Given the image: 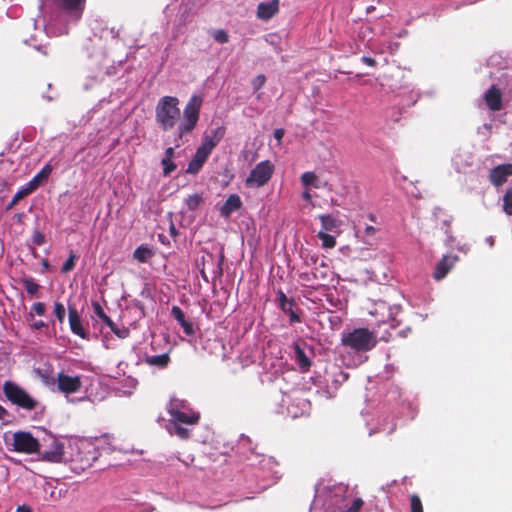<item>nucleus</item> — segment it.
<instances>
[{"mask_svg": "<svg viewBox=\"0 0 512 512\" xmlns=\"http://www.w3.org/2000/svg\"><path fill=\"white\" fill-rule=\"evenodd\" d=\"M202 98L193 95L185 105L183 112L179 107L180 101L175 96L161 97L155 106V122L164 132L174 131L172 143L180 147L187 142L186 136L196 128L202 106Z\"/></svg>", "mask_w": 512, "mask_h": 512, "instance_id": "nucleus-1", "label": "nucleus"}, {"mask_svg": "<svg viewBox=\"0 0 512 512\" xmlns=\"http://www.w3.org/2000/svg\"><path fill=\"white\" fill-rule=\"evenodd\" d=\"M364 507L365 502L355 488L323 480L315 486L310 512H362Z\"/></svg>", "mask_w": 512, "mask_h": 512, "instance_id": "nucleus-2", "label": "nucleus"}, {"mask_svg": "<svg viewBox=\"0 0 512 512\" xmlns=\"http://www.w3.org/2000/svg\"><path fill=\"white\" fill-rule=\"evenodd\" d=\"M57 389L65 395L71 403H77L84 400L91 402L104 399L103 392H99L100 382L97 378L88 376H71L64 372H59L56 377Z\"/></svg>", "mask_w": 512, "mask_h": 512, "instance_id": "nucleus-3", "label": "nucleus"}, {"mask_svg": "<svg viewBox=\"0 0 512 512\" xmlns=\"http://www.w3.org/2000/svg\"><path fill=\"white\" fill-rule=\"evenodd\" d=\"M171 417L166 424L167 432L185 440L190 437V427L198 423L200 414L194 411L186 400L172 398L168 405Z\"/></svg>", "mask_w": 512, "mask_h": 512, "instance_id": "nucleus-4", "label": "nucleus"}, {"mask_svg": "<svg viewBox=\"0 0 512 512\" xmlns=\"http://www.w3.org/2000/svg\"><path fill=\"white\" fill-rule=\"evenodd\" d=\"M341 341L344 347L356 353L352 359L344 357L343 363L348 367H357L366 361L367 357L364 353L376 346L377 337L367 328H356L350 332L343 333Z\"/></svg>", "mask_w": 512, "mask_h": 512, "instance_id": "nucleus-5", "label": "nucleus"}, {"mask_svg": "<svg viewBox=\"0 0 512 512\" xmlns=\"http://www.w3.org/2000/svg\"><path fill=\"white\" fill-rule=\"evenodd\" d=\"M248 437L242 436L237 444V452L243 457L246 465L252 469L253 475L262 481L273 479L276 462L272 457L257 453L251 447Z\"/></svg>", "mask_w": 512, "mask_h": 512, "instance_id": "nucleus-6", "label": "nucleus"}, {"mask_svg": "<svg viewBox=\"0 0 512 512\" xmlns=\"http://www.w3.org/2000/svg\"><path fill=\"white\" fill-rule=\"evenodd\" d=\"M310 406V401L304 397V393L299 389H293L282 394L275 411L283 416L298 418L308 414Z\"/></svg>", "mask_w": 512, "mask_h": 512, "instance_id": "nucleus-7", "label": "nucleus"}, {"mask_svg": "<svg viewBox=\"0 0 512 512\" xmlns=\"http://www.w3.org/2000/svg\"><path fill=\"white\" fill-rule=\"evenodd\" d=\"M66 450H68V453H65L63 462H72L75 468L82 470L92 466L98 457L94 444L88 441L69 442Z\"/></svg>", "mask_w": 512, "mask_h": 512, "instance_id": "nucleus-8", "label": "nucleus"}, {"mask_svg": "<svg viewBox=\"0 0 512 512\" xmlns=\"http://www.w3.org/2000/svg\"><path fill=\"white\" fill-rule=\"evenodd\" d=\"M3 393L7 400L19 409L35 411L36 413H42L45 409L39 400L34 398L25 389L13 381L7 380L4 382Z\"/></svg>", "mask_w": 512, "mask_h": 512, "instance_id": "nucleus-9", "label": "nucleus"}, {"mask_svg": "<svg viewBox=\"0 0 512 512\" xmlns=\"http://www.w3.org/2000/svg\"><path fill=\"white\" fill-rule=\"evenodd\" d=\"M66 447L63 440L51 433L43 432L39 439L38 454L45 461L60 463L65 460V453H68Z\"/></svg>", "mask_w": 512, "mask_h": 512, "instance_id": "nucleus-10", "label": "nucleus"}, {"mask_svg": "<svg viewBox=\"0 0 512 512\" xmlns=\"http://www.w3.org/2000/svg\"><path fill=\"white\" fill-rule=\"evenodd\" d=\"M274 165L269 160H264L256 164L246 178L245 184L249 188H259L264 186L271 179L274 172Z\"/></svg>", "mask_w": 512, "mask_h": 512, "instance_id": "nucleus-11", "label": "nucleus"}, {"mask_svg": "<svg viewBox=\"0 0 512 512\" xmlns=\"http://www.w3.org/2000/svg\"><path fill=\"white\" fill-rule=\"evenodd\" d=\"M86 0H40V10L44 14L48 6H54L71 14L75 20L82 16Z\"/></svg>", "mask_w": 512, "mask_h": 512, "instance_id": "nucleus-12", "label": "nucleus"}, {"mask_svg": "<svg viewBox=\"0 0 512 512\" xmlns=\"http://www.w3.org/2000/svg\"><path fill=\"white\" fill-rule=\"evenodd\" d=\"M292 359L298 366L299 370L301 372H307L309 371L311 364H312V358L314 356V351L310 345H308L306 342H295L292 345Z\"/></svg>", "mask_w": 512, "mask_h": 512, "instance_id": "nucleus-13", "label": "nucleus"}, {"mask_svg": "<svg viewBox=\"0 0 512 512\" xmlns=\"http://www.w3.org/2000/svg\"><path fill=\"white\" fill-rule=\"evenodd\" d=\"M39 439L30 432L18 431L13 434L12 446L17 452L38 453Z\"/></svg>", "mask_w": 512, "mask_h": 512, "instance_id": "nucleus-14", "label": "nucleus"}, {"mask_svg": "<svg viewBox=\"0 0 512 512\" xmlns=\"http://www.w3.org/2000/svg\"><path fill=\"white\" fill-rule=\"evenodd\" d=\"M348 379V374L343 372L342 370L335 368V371L332 373H327L325 378L326 387L321 388L317 391L320 397L325 399H331L335 396L336 391L343 382Z\"/></svg>", "mask_w": 512, "mask_h": 512, "instance_id": "nucleus-15", "label": "nucleus"}, {"mask_svg": "<svg viewBox=\"0 0 512 512\" xmlns=\"http://www.w3.org/2000/svg\"><path fill=\"white\" fill-rule=\"evenodd\" d=\"M401 400V391L398 387H392L385 395V402L388 404L397 403L400 406V412L404 417L413 419L417 414V407L408 400Z\"/></svg>", "mask_w": 512, "mask_h": 512, "instance_id": "nucleus-16", "label": "nucleus"}, {"mask_svg": "<svg viewBox=\"0 0 512 512\" xmlns=\"http://www.w3.org/2000/svg\"><path fill=\"white\" fill-rule=\"evenodd\" d=\"M400 310L401 307L399 305L389 306L386 302L379 301L375 303V308L370 313L377 317L378 323H391V327H395L394 322Z\"/></svg>", "mask_w": 512, "mask_h": 512, "instance_id": "nucleus-17", "label": "nucleus"}, {"mask_svg": "<svg viewBox=\"0 0 512 512\" xmlns=\"http://www.w3.org/2000/svg\"><path fill=\"white\" fill-rule=\"evenodd\" d=\"M225 131V127L223 126H217L216 128L207 130L202 137V142L200 145L210 151H213V149L223 139Z\"/></svg>", "mask_w": 512, "mask_h": 512, "instance_id": "nucleus-18", "label": "nucleus"}, {"mask_svg": "<svg viewBox=\"0 0 512 512\" xmlns=\"http://www.w3.org/2000/svg\"><path fill=\"white\" fill-rule=\"evenodd\" d=\"M458 261V256L454 255H444L440 261L435 266V270L433 272V278L436 281H440L446 277L449 271L454 267L455 263Z\"/></svg>", "mask_w": 512, "mask_h": 512, "instance_id": "nucleus-19", "label": "nucleus"}, {"mask_svg": "<svg viewBox=\"0 0 512 512\" xmlns=\"http://www.w3.org/2000/svg\"><path fill=\"white\" fill-rule=\"evenodd\" d=\"M68 320L73 334L81 337L82 339H88V333L82 325L81 317L75 306L68 307Z\"/></svg>", "mask_w": 512, "mask_h": 512, "instance_id": "nucleus-20", "label": "nucleus"}, {"mask_svg": "<svg viewBox=\"0 0 512 512\" xmlns=\"http://www.w3.org/2000/svg\"><path fill=\"white\" fill-rule=\"evenodd\" d=\"M279 12V0L260 2L257 6L256 16L262 21H268Z\"/></svg>", "mask_w": 512, "mask_h": 512, "instance_id": "nucleus-21", "label": "nucleus"}, {"mask_svg": "<svg viewBox=\"0 0 512 512\" xmlns=\"http://www.w3.org/2000/svg\"><path fill=\"white\" fill-rule=\"evenodd\" d=\"M512 176V164H502L494 167L490 171V180L495 186H500Z\"/></svg>", "mask_w": 512, "mask_h": 512, "instance_id": "nucleus-22", "label": "nucleus"}, {"mask_svg": "<svg viewBox=\"0 0 512 512\" xmlns=\"http://www.w3.org/2000/svg\"><path fill=\"white\" fill-rule=\"evenodd\" d=\"M483 97L490 110L499 111L502 108V93L495 85H492Z\"/></svg>", "mask_w": 512, "mask_h": 512, "instance_id": "nucleus-23", "label": "nucleus"}, {"mask_svg": "<svg viewBox=\"0 0 512 512\" xmlns=\"http://www.w3.org/2000/svg\"><path fill=\"white\" fill-rule=\"evenodd\" d=\"M242 206V201L237 194H231L228 196L224 204L220 208L221 216L228 218L230 215L239 210Z\"/></svg>", "mask_w": 512, "mask_h": 512, "instance_id": "nucleus-24", "label": "nucleus"}, {"mask_svg": "<svg viewBox=\"0 0 512 512\" xmlns=\"http://www.w3.org/2000/svg\"><path fill=\"white\" fill-rule=\"evenodd\" d=\"M144 362L151 367L164 369L168 366L170 357L168 353H163L160 355H146L144 357Z\"/></svg>", "mask_w": 512, "mask_h": 512, "instance_id": "nucleus-25", "label": "nucleus"}, {"mask_svg": "<svg viewBox=\"0 0 512 512\" xmlns=\"http://www.w3.org/2000/svg\"><path fill=\"white\" fill-rule=\"evenodd\" d=\"M154 256V251L145 244L138 246L133 252V258L139 263H147Z\"/></svg>", "mask_w": 512, "mask_h": 512, "instance_id": "nucleus-26", "label": "nucleus"}, {"mask_svg": "<svg viewBox=\"0 0 512 512\" xmlns=\"http://www.w3.org/2000/svg\"><path fill=\"white\" fill-rule=\"evenodd\" d=\"M319 219L321 221L322 229L326 233L328 232H334L338 233L339 229V222L335 217H333L330 214H323L319 216Z\"/></svg>", "mask_w": 512, "mask_h": 512, "instance_id": "nucleus-27", "label": "nucleus"}, {"mask_svg": "<svg viewBox=\"0 0 512 512\" xmlns=\"http://www.w3.org/2000/svg\"><path fill=\"white\" fill-rule=\"evenodd\" d=\"M56 166L57 162L53 164V159H51L33 178L36 179L40 185L43 184L48 180L50 174L52 173L53 169L56 168Z\"/></svg>", "mask_w": 512, "mask_h": 512, "instance_id": "nucleus-28", "label": "nucleus"}, {"mask_svg": "<svg viewBox=\"0 0 512 512\" xmlns=\"http://www.w3.org/2000/svg\"><path fill=\"white\" fill-rule=\"evenodd\" d=\"M137 384H138L137 379L129 376L122 381V387L117 389L118 393L120 395L129 396L133 393Z\"/></svg>", "mask_w": 512, "mask_h": 512, "instance_id": "nucleus-29", "label": "nucleus"}, {"mask_svg": "<svg viewBox=\"0 0 512 512\" xmlns=\"http://www.w3.org/2000/svg\"><path fill=\"white\" fill-rule=\"evenodd\" d=\"M300 180H301V183L303 184V186H305L306 188H309V187L319 188L320 187L319 179H318L317 175L312 171L304 172L301 175Z\"/></svg>", "mask_w": 512, "mask_h": 512, "instance_id": "nucleus-30", "label": "nucleus"}, {"mask_svg": "<svg viewBox=\"0 0 512 512\" xmlns=\"http://www.w3.org/2000/svg\"><path fill=\"white\" fill-rule=\"evenodd\" d=\"M93 312L97 318H99L103 323H105L108 327L113 326V321L111 318L104 312L102 306L94 301L92 302Z\"/></svg>", "mask_w": 512, "mask_h": 512, "instance_id": "nucleus-31", "label": "nucleus"}, {"mask_svg": "<svg viewBox=\"0 0 512 512\" xmlns=\"http://www.w3.org/2000/svg\"><path fill=\"white\" fill-rule=\"evenodd\" d=\"M317 237L321 240L322 247L325 249H331V248L335 247V245H336L335 236L331 235L329 233H326L323 230H320L318 232Z\"/></svg>", "mask_w": 512, "mask_h": 512, "instance_id": "nucleus-32", "label": "nucleus"}, {"mask_svg": "<svg viewBox=\"0 0 512 512\" xmlns=\"http://www.w3.org/2000/svg\"><path fill=\"white\" fill-rule=\"evenodd\" d=\"M202 201H203L202 196L200 194L195 193L193 195H189L185 199V205L188 210L195 211L200 206Z\"/></svg>", "mask_w": 512, "mask_h": 512, "instance_id": "nucleus-33", "label": "nucleus"}, {"mask_svg": "<svg viewBox=\"0 0 512 512\" xmlns=\"http://www.w3.org/2000/svg\"><path fill=\"white\" fill-rule=\"evenodd\" d=\"M23 285H24L26 292L31 296L36 295L40 288L39 284L36 283L35 280L31 277L24 278Z\"/></svg>", "mask_w": 512, "mask_h": 512, "instance_id": "nucleus-34", "label": "nucleus"}, {"mask_svg": "<svg viewBox=\"0 0 512 512\" xmlns=\"http://www.w3.org/2000/svg\"><path fill=\"white\" fill-rule=\"evenodd\" d=\"M293 306L294 302L281 310L288 315L290 324L300 323L302 321L301 317L298 311L293 309Z\"/></svg>", "mask_w": 512, "mask_h": 512, "instance_id": "nucleus-35", "label": "nucleus"}, {"mask_svg": "<svg viewBox=\"0 0 512 512\" xmlns=\"http://www.w3.org/2000/svg\"><path fill=\"white\" fill-rule=\"evenodd\" d=\"M46 312V306L42 302H36L31 307V312L28 314L27 319L33 320L34 315L43 316Z\"/></svg>", "mask_w": 512, "mask_h": 512, "instance_id": "nucleus-36", "label": "nucleus"}, {"mask_svg": "<svg viewBox=\"0 0 512 512\" xmlns=\"http://www.w3.org/2000/svg\"><path fill=\"white\" fill-rule=\"evenodd\" d=\"M367 47L369 50L375 54H383L385 52V43H382L378 40H368Z\"/></svg>", "mask_w": 512, "mask_h": 512, "instance_id": "nucleus-37", "label": "nucleus"}, {"mask_svg": "<svg viewBox=\"0 0 512 512\" xmlns=\"http://www.w3.org/2000/svg\"><path fill=\"white\" fill-rule=\"evenodd\" d=\"M503 202L504 212L508 215H512V187L506 191Z\"/></svg>", "mask_w": 512, "mask_h": 512, "instance_id": "nucleus-38", "label": "nucleus"}, {"mask_svg": "<svg viewBox=\"0 0 512 512\" xmlns=\"http://www.w3.org/2000/svg\"><path fill=\"white\" fill-rule=\"evenodd\" d=\"M53 313H54L56 319L60 323L64 322L65 316H66V310H65V307H64V305L62 303H60V302H55L54 303Z\"/></svg>", "mask_w": 512, "mask_h": 512, "instance_id": "nucleus-39", "label": "nucleus"}, {"mask_svg": "<svg viewBox=\"0 0 512 512\" xmlns=\"http://www.w3.org/2000/svg\"><path fill=\"white\" fill-rule=\"evenodd\" d=\"M76 258L77 257L74 254V252L71 251L68 259L64 262V264L61 267V272L68 273V272L72 271L75 267Z\"/></svg>", "mask_w": 512, "mask_h": 512, "instance_id": "nucleus-40", "label": "nucleus"}, {"mask_svg": "<svg viewBox=\"0 0 512 512\" xmlns=\"http://www.w3.org/2000/svg\"><path fill=\"white\" fill-rule=\"evenodd\" d=\"M213 39L220 43L225 44L229 41V35L224 29H217L212 34Z\"/></svg>", "mask_w": 512, "mask_h": 512, "instance_id": "nucleus-41", "label": "nucleus"}, {"mask_svg": "<svg viewBox=\"0 0 512 512\" xmlns=\"http://www.w3.org/2000/svg\"><path fill=\"white\" fill-rule=\"evenodd\" d=\"M204 163L196 158H192L187 167V173L189 174H197L200 169L203 167Z\"/></svg>", "mask_w": 512, "mask_h": 512, "instance_id": "nucleus-42", "label": "nucleus"}, {"mask_svg": "<svg viewBox=\"0 0 512 512\" xmlns=\"http://www.w3.org/2000/svg\"><path fill=\"white\" fill-rule=\"evenodd\" d=\"M212 151L206 149L205 147L203 146H199L194 154V158L200 160L201 162L205 163L207 158L209 157V155L211 154Z\"/></svg>", "mask_w": 512, "mask_h": 512, "instance_id": "nucleus-43", "label": "nucleus"}, {"mask_svg": "<svg viewBox=\"0 0 512 512\" xmlns=\"http://www.w3.org/2000/svg\"><path fill=\"white\" fill-rule=\"evenodd\" d=\"M45 241H46L45 235L41 231L35 229L33 231L32 238H31L32 244L34 246H41L45 243Z\"/></svg>", "mask_w": 512, "mask_h": 512, "instance_id": "nucleus-44", "label": "nucleus"}, {"mask_svg": "<svg viewBox=\"0 0 512 512\" xmlns=\"http://www.w3.org/2000/svg\"><path fill=\"white\" fill-rule=\"evenodd\" d=\"M277 300H278V305H279V308L280 309H283L285 307H287L288 305H290L291 303L294 302L293 299H288L286 294L282 291V290H278L277 292Z\"/></svg>", "mask_w": 512, "mask_h": 512, "instance_id": "nucleus-45", "label": "nucleus"}, {"mask_svg": "<svg viewBox=\"0 0 512 512\" xmlns=\"http://www.w3.org/2000/svg\"><path fill=\"white\" fill-rule=\"evenodd\" d=\"M178 324L182 327L183 332L187 336H194L195 329H194V325L192 322H190V321L186 320V318H184L183 322H179Z\"/></svg>", "mask_w": 512, "mask_h": 512, "instance_id": "nucleus-46", "label": "nucleus"}, {"mask_svg": "<svg viewBox=\"0 0 512 512\" xmlns=\"http://www.w3.org/2000/svg\"><path fill=\"white\" fill-rule=\"evenodd\" d=\"M161 164L163 166V174L165 176H168L170 175L175 169H176V165L174 164V162L172 160H167V159H162L161 160Z\"/></svg>", "mask_w": 512, "mask_h": 512, "instance_id": "nucleus-47", "label": "nucleus"}, {"mask_svg": "<svg viewBox=\"0 0 512 512\" xmlns=\"http://www.w3.org/2000/svg\"><path fill=\"white\" fill-rule=\"evenodd\" d=\"M411 512H423L422 502L417 495H412L410 499Z\"/></svg>", "mask_w": 512, "mask_h": 512, "instance_id": "nucleus-48", "label": "nucleus"}, {"mask_svg": "<svg viewBox=\"0 0 512 512\" xmlns=\"http://www.w3.org/2000/svg\"><path fill=\"white\" fill-rule=\"evenodd\" d=\"M25 196H27V194L25 193V191L20 188L16 193L15 195L13 196L11 202L7 205L6 209L7 210H10L14 207V205H16V203L21 200L22 198H24Z\"/></svg>", "mask_w": 512, "mask_h": 512, "instance_id": "nucleus-49", "label": "nucleus"}, {"mask_svg": "<svg viewBox=\"0 0 512 512\" xmlns=\"http://www.w3.org/2000/svg\"><path fill=\"white\" fill-rule=\"evenodd\" d=\"M23 42L27 45L34 47L37 51L46 54L45 46L37 43V40L34 36L30 37L29 39H25Z\"/></svg>", "mask_w": 512, "mask_h": 512, "instance_id": "nucleus-50", "label": "nucleus"}, {"mask_svg": "<svg viewBox=\"0 0 512 512\" xmlns=\"http://www.w3.org/2000/svg\"><path fill=\"white\" fill-rule=\"evenodd\" d=\"M396 425L395 424H391V425H388L386 423H383L382 425H380L377 430H370L369 431V435H372L376 432H385L387 434H390L394 431Z\"/></svg>", "mask_w": 512, "mask_h": 512, "instance_id": "nucleus-51", "label": "nucleus"}, {"mask_svg": "<svg viewBox=\"0 0 512 512\" xmlns=\"http://www.w3.org/2000/svg\"><path fill=\"white\" fill-rule=\"evenodd\" d=\"M171 315L178 323L183 322V319L185 318L184 312L179 306H172Z\"/></svg>", "mask_w": 512, "mask_h": 512, "instance_id": "nucleus-52", "label": "nucleus"}, {"mask_svg": "<svg viewBox=\"0 0 512 512\" xmlns=\"http://www.w3.org/2000/svg\"><path fill=\"white\" fill-rule=\"evenodd\" d=\"M40 186V183L36 181V179L32 178L29 182L25 184V186L21 187L27 195L33 192Z\"/></svg>", "mask_w": 512, "mask_h": 512, "instance_id": "nucleus-53", "label": "nucleus"}, {"mask_svg": "<svg viewBox=\"0 0 512 512\" xmlns=\"http://www.w3.org/2000/svg\"><path fill=\"white\" fill-rule=\"evenodd\" d=\"M266 78L263 74L258 75L256 78L252 81V87L254 90L261 89L265 84Z\"/></svg>", "mask_w": 512, "mask_h": 512, "instance_id": "nucleus-54", "label": "nucleus"}, {"mask_svg": "<svg viewBox=\"0 0 512 512\" xmlns=\"http://www.w3.org/2000/svg\"><path fill=\"white\" fill-rule=\"evenodd\" d=\"M111 329V331L117 335L119 338H126L129 334V331L128 329L126 328H123V329H119L115 323H113V326L112 327H109Z\"/></svg>", "mask_w": 512, "mask_h": 512, "instance_id": "nucleus-55", "label": "nucleus"}, {"mask_svg": "<svg viewBox=\"0 0 512 512\" xmlns=\"http://www.w3.org/2000/svg\"><path fill=\"white\" fill-rule=\"evenodd\" d=\"M223 258H224L223 255L220 254L217 259L216 268L213 270L214 277H220L223 273V269H222Z\"/></svg>", "mask_w": 512, "mask_h": 512, "instance_id": "nucleus-56", "label": "nucleus"}, {"mask_svg": "<svg viewBox=\"0 0 512 512\" xmlns=\"http://www.w3.org/2000/svg\"><path fill=\"white\" fill-rule=\"evenodd\" d=\"M385 52L388 51L390 54H394L398 48H399V43L398 42H394V41H389L387 43H385Z\"/></svg>", "mask_w": 512, "mask_h": 512, "instance_id": "nucleus-57", "label": "nucleus"}, {"mask_svg": "<svg viewBox=\"0 0 512 512\" xmlns=\"http://www.w3.org/2000/svg\"><path fill=\"white\" fill-rule=\"evenodd\" d=\"M47 324L42 320L33 321L30 324L31 329L33 330H41L42 328L46 327Z\"/></svg>", "mask_w": 512, "mask_h": 512, "instance_id": "nucleus-58", "label": "nucleus"}, {"mask_svg": "<svg viewBox=\"0 0 512 512\" xmlns=\"http://www.w3.org/2000/svg\"><path fill=\"white\" fill-rule=\"evenodd\" d=\"M177 459L181 461L185 466H189L194 461L193 455H187L184 459L180 457V454H177Z\"/></svg>", "mask_w": 512, "mask_h": 512, "instance_id": "nucleus-59", "label": "nucleus"}, {"mask_svg": "<svg viewBox=\"0 0 512 512\" xmlns=\"http://www.w3.org/2000/svg\"><path fill=\"white\" fill-rule=\"evenodd\" d=\"M284 134H285V131L282 128L275 129V131L273 133L274 138L278 141V143H281Z\"/></svg>", "mask_w": 512, "mask_h": 512, "instance_id": "nucleus-60", "label": "nucleus"}, {"mask_svg": "<svg viewBox=\"0 0 512 512\" xmlns=\"http://www.w3.org/2000/svg\"><path fill=\"white\" fill-rule=\"evenodd\" d=\"M45 32H46L47 34L52 33L53 35L58 36V35H61V34L66 33V29L64 28V29L60 30L59 32H54V31H53L52 26L49 24V25H46V26H45Z\"/></svg>", "mask_w": 512, "mask_h": 512, "instance_id": "nucleus-61", "label": "nucleus"}, {"mask_svg": "<svg viewBox=\"0 0 512 512\" xmlns=\"http://www.w3.org/2000/svg\"><path fill=\"white\" fill-rule=\"evenodd\" d=\"M361 61H362L363 63H365L366 65L371 66V67H374V66L376 65V61H375V59H374V58H372V57H369V56H363V57L361 58Z\"/></svg>", "mask_w": 512, "mask_h": 512, "instance_id": "nucleus-62", "label": "nucleus"}, {"mask_svg": "<svg viewBox=\"0 0 512 512\" xmlns=\"http://www.w3.org/2000/svg\"><path fill=\"white\" fill-rule=\"evenodd\" d=\"M174 148H176L175 146L174 147H168L166 150H165V153H164V157L162 159H167V160H172L173 156H174Z\"/></svg>", "mask_w": 512, "mask_h": 512, "instance_id": "nucleus-63", "label": "nucleus"}, {"mask_svg": "<svg viewBox=\"0 0 512 512\" xmlns=\"http://www.w3.org/2000/svg\"><path fill=\"white\" fill-rule=\"evenodd\" d=\"M370 34H371V29H370L369 26L362 27L360 32H359V37L365 38L366 36H368Z\"/></svg>", "mask_w": 512, "mask_h": 512, "instance_id": "nucleus-64", "label": "nucleus"}]
</instances>
